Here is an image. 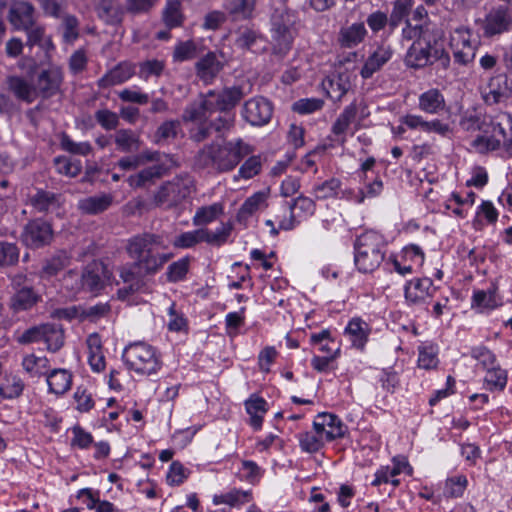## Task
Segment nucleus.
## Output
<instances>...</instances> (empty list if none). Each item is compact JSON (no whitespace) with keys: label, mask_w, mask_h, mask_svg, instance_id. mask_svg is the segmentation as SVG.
<instances>
[{"label":"nucleus","mask_w":512,"mask_h":512,"mask_svg":"<svg viewBox=\"0 0 512 512\" xmlns=\"http://www.w3.org/2000/svg\"><path fill=\"white\" fill-rule=\"evenodd\" d=\"M164 248V240L158 234L143 233L128 240L126 251L133 262L119 268L120 278L129 284L124 290L126 294L139 291L144 286L145 277L155 275L170 260L172 254L157 251ZM122 293L123 290H119V294Z\"/></svg>","instance_id":"1"},{"label":"nucleus","mask_w":512,"mask_h":512,"mask_svg":"<svg viewBox=\"0 0 512 512\" xmlns=\"http://www.w3.org/2000/svg\"><path fill=\"white\" fill-rule=\"evenodd\" d=\"M386 243L375 231H365L354 242V262L362 273L373 272L383 262Z\"/></svg>","instance_id":"2"},{"label":"nucleus","mask_w":512,"mask_h":512,"mask_svg":"<svg viewBox=\"0 0 512 512\" xmlns=\"http://www.w3.org/2000/svg\"><path fill=\"white\" fill-rule=\"evenodd\" d=\"M297 13L285 5L274 9L270 17L273 54L284 57L291 49L296 34Z\"/></svg>","instance_id":"3"},{"label":"nucleus","mask_w":512,"mask_h":512,"mask_svg":"<svg viewBox=\"0 0 512 512\" xmlns=\"http://www.w3.org/2000/svg\"><path fill=\"white\" fill-rule=\"evenodd\" d=\"M122 357L127 367L139 375L151 376L162 367L160 354L153 346L144 342L126 346Z\"/></svg>","instance_id":"4"},{"label":"nucleus","mask_w":512,"mask_h":512,"mask_svg":"<svg viewBox=\"0 0 512 512\" xmlns=\"http://www.w3.org/2000/svg\"><path fill=\"white\" fill-rule=\"evenodd\" d=\"M435 61H441L444 66H447L450 58L433 34L413 42L405 56L406 65L415 69L423 68Z\"/></svg>","instance_id":"5"},{"label":"nucleus","mask_w":512,"mask_h":512,"mask_svg":"<svg viewBox=\"0 0 512 512\" xmlns=\"http://www.w3.org/2000/svg\"><path fill=\"white\" fill-rule=\"evenodd\" d=\"M194 191V182L189 176L176 177L160 186L153 202L156 207L171 209L188 199Z\"/></svg>","instance_id":"6"},{"label":"nucleus","mask_w":512,"mask_h":512,"mask_svg":"<svg viewBox=\"0 0 512 512\" xmlns=\"http://www.w3.org/2000/svg\"><path fill=\"white\" fill-rule=\"evenodd\" d=\"M251 152L250 146L241 139L229 141L224 146L215 145V170L218 172L230 171Z\"/></svg>","instance_id":"7"},{"label":"nucleus","mask_w":512,"mask_h":512,"mask_svg":"<svg viewBox=\"0 0 512 512\" xmlns=\"http://www.w3.org/2000/svg\"><path fill=\"white\" fill-rule=\"evenodd\" d=\"M53 229L49 222L37 218L27 222L24 226L21 240L31 249H39L49 245L53 240Z\"/></svg>","instance_id":"8"},{"label":"nucleus","mask_w":512,"mask_h":512,"mask_svg":"<svg viewBox=\"0 0 512 512\" xmlns=\"http://www.w3.org/2000/svg\"><path fill=\"white\" fill-rule=\"evenodd\" d=\"M241 113L244 120L250 125L261 127L271 120L273 105L264 97H253L244 103Z\"/></svg>","instance_id":"9"},{"label":"nucleus","mask_w":512,"mask_h":512,"mask_svg":"<svg viewBox=\"0 0 512 512\" xmlns=\"http://www.w3.org/2000/svg\"><path fill=\"white\" fill-rule=\"evenodd\" d=\"M481 27L486 37L508 32L512 28V10L502 5L492 8L486 14Z\"/></svg>","instance_id":"10"},{"label":"nucleus","mask_w":512,"mask_h":512,"mask_svg":"<svg viewBox=\"0 0 512 512\" xmlns=\"http://www.w3.org/2000/svg\"><path fill=\"white\" fill-rule=\"evenodd\" d=\"M63 80L62 68L58 65L50 64L37 75L35 85L37 97L49 99L55 96L60 91Z\"/></svg>","instance_id":"11"},{"label":"nucleus","mask_w":512,"mask_h":512,"mask_svg":"<svg viewBox=\"0 0 512 512\" xmlns=\"http://www.w3.org/2000/svg\"><path fill=\"white\" fill-rule=\"evenodd\" d=\"M208 106H212L213 111L227 113L233 109L244 97V92L239 86L225 87L220 91L209 90L207 93Z\"/></svg>","instance_id":"12"},{"label":"nucleus","mask_w":512,"mask_h":512,"mask_svg":"<svg viewBox=\"0 0 512 512\" xmlns=\"http://www.w3.org/2000/svg\"><path fill=\"white\" fill-rule=\"evenodd\" d=\"M81 274L84 291L94 294H98L103 290L106 281L109 279V272L106 265L99 261L89 263Z\"/></svg>","instance_id":"13"},{"label":"nucleus","mask_w":512,"mask_h":512,"mask_svg":"<svg viewBox=\"0 0 512 512\" xmlns=\"http://www.w3.org/2000/svg\"><path fill=\"white\" fill-rule=\"evenodd\" d=\"M224 67L223 55L209 51L195 63L196 76L205 84H211Z\"/></svg>","instance_id":"14"},{"label":"nucleus","mask_w":512,"mask_h":512,"mask_svg":"<svg viewBox=\"0 0 512 512\" xmlns=\"http://www.w3.org/2000/svg\"><path fill=\"white\" fill-rule=\"evenodd\" d=\"M469 30H456V36L452 38L454 47V59L462 65L472 62L476 55V43L471 42Z\"/></svg>","instance_id":"15"},{"label":"nucleus","mask_w":512,"mask_h":512,"mask_svg":"<svg viewBox=\"0 0 512 512\" xmlns=\"http://www.w3.org/2000/svg\"><path fill=\"white\" fill-rule=\"evenodd\" d=\"M512 93V80L506 74H498L490 78L488 91L484 95L487 104L493 105L507 100Z\"/></svg>","instance_id":"16"},{"label":"nucleus","mask_w":512,"mask_h":512,"mask_svg":"<svg viewBox=\"0 0 512 512\" xmlns=\"http://www.w3.org/2000/svg\"><path fill=\"white\" fill-rule=\"evenodd\" d=\"M35 8L27 1L15 2L9 9L8 19L16 30L28 29L35 23Z\"/></svg>","instance_id":"17"},{"label":"nucleus","mask_w":512,"mask_h":512,"mask_svg":"<svg viewBox=\"0 0 512 512\" xmlns=\"http://www.w3.org/2000/svg\"><path fill=\"white\" fill-rule=\"evenodd\" d=\"M63 198L59 193L44 189H36L35 194L29 197V203L38 213H53L62 206Z\"/></svg>","instance_id":"18"},{"label":"nucleus","mask_w":512,"mask_h":512,"mask_svg":"<svg viewBox=\"0 0 512 512\" xmlns=\"http://www.w3.org/2000/svg\"><path fill=\"white\" fill-rule=\"evenodd\" d=\"M135 73V66L129 62H121L102 76L97 84L100 88L119 85L129 80Z\"/></svg>","instance_id":"19"},{"label":"nucleus","mask_w":512,"mask_h":512,"mask_svg":"<svg viewBox=\"0 0 512 512\" xmlns=\"http://www.w3.org/2000/svg\"><path fill=\"white\" fill-rule=\"evenodd\" d=\"M7 86L14 96L28 104L34 102L37 99V91L35 85H32L28 80L21 76H9L7 77Z\"/></svg>","instance_id":"20"},{"label":"nucleus","mask_w":512,"mask_h":512,"mask_svg":"<svg viewBox=\"0 0 512 512\" xmlns=\"http://www.w3.org/2000/svg\"><path fill=\"white\" fill-rule=\"evenodd\" d=\"M392 54L393 52L390 47L379 46L365 61L360 75L364 79L372 77L375 72L379 71L391 59Z\"/></svg>","instance_id":"21"},{"label":"nucleus","mask_w":512,"mask_h":512,"mask_svg":"<svg viewBox=\"0 0 512 512\" xmlns=\"http://www.w3.org/2000/svg\"><path fill=\"white\" fill-rule=\"evenodd\" d=\"M164 173L165 167L161 164H155L130 175L127 181L132 188H144L154 184Z\"/></svg>","instance_id":"22"},{"label":"nucleus","mask_w":512,"mask_h":512,"mask_svg":"<svg viewBox=\"0 0 512 512\" xmlns=\"http://www.w3.org/2000/svg\"><path fill=\"white\" fill-rule=\"evenodd\" d=\"M367 29L363 22L353 23L339 31L338 41L344 48H353L364 41Z\"/></svg>","instance_id":"23"},{"label":"nucleus","mask_w":512,"mask_h":512,"mask_svg":"<svg viewBox=\"0 0 512 512\" xmlns=\"http://www.w3.org/2000/svg\"><path fill=\"white\" fill-rule=\"evenodd\" d=\"M257 0H229L225 5V11L231 20H248L253 17Z\"/></svg>","instance_id":"24"},{"label":"nucleus","mask_w":512,"mask_h":512,"mask_svg":"<svg viewBox=\"0 0 512 512\" xmlns=\"http://www.w3.org/2000/svg\"><path fill=\"white\" fill-rule=\"evenodd\" d=\"M358 108L355 103H351L346 106L344 110L339 114L335 122L331 127V132L341 137V143L345 142V135L349 130L350 125L356 120Z\"/></svg>","instance_id":"25"},{"label":"nucleus","mask_w":512,"mask_h":512,"mask_svg":"<svg viewBox=\"0 0 512 512\" xmlns=\"http://www.w3.org/2000/svg\"><path fill=\"white\" fill-rule=\"evenodd\" d=\"M98 17L106 24L114 25L122 21V11L115 0H94Z\"/></svg>","instance_id":"26"},{"label":"nucleus","mask_w":512,"mask_h":512,"mask_svg":"<svg viewBox=\"0 0 512 512\" xmlns=\"http://www.w3.org/2000/svg\"><path fill=\"white\" fill-rule=\"evenodd\" d=\"M113 201L110 194H100L81 199L78 203V208L86 214H99L107 210Z\"/></svg>","instance_id":"27"},{"label":"nucleus","mask_w":512,"mask_h":512,"mask_svg":"<svg viewBox=\"0 0 512 512\" xmlns=\"http://www.w3.org/2000/svg\"><path fill=\"white\" fill-rule=\"evenodd\" d=\"M262 39V34L250 25H241L235 30L234 44L242 50H251L258 41Z\"/></svg>","instance_id":"28"},{"label":"nucleus","mask_w":512,"mask_h":512,"mask_svg":"<svg viewBox=\"0 0 512 512\" xmlns=\"http://www.w3.org/2000/svg\"><path fill=\"white\" fill-rule=\"evenodd\" d=\"M418 107L421 111L436 114L445 107V99L438 89H430L419 96Z\"/></svg>","instance_id":"29"},{"label":"nucleus","mask_w":512,"mask_h":512,"mask_svg":"<svg viewBox=\"0 0 512 512\" xmlns=\"http://www.w3.org/2000/svg\"><path fill=\"white\" fill-rule=\"evenodd\" d=\"M74 311L79 313L80 321L96 323L101 319L108 318L112 308L109 302H98L94 305L83 306L81 309H74Z\"/></svg>","instance_id":"30"},{"label":"nucleus","mask_w":512,"mask_h":512,"mask_svg":"<svg viewBox=\"0 0 512 512\" xmlns=\"http://www.w3.org/2000/svg\"><path fill=\"white\" fill-rule=\"evenodd\" d=\"M431 287L430 278L412 280L405 286V298L413 304L420 303L428 295Z\"/></svg>","instance_id":"31"},{"label":"nucleus","mask_w":512,"mask_h":512,"mask_svg":"<svg viewBox=\"0 0 512 512\" xmlns=\"http://www.w3.org/2000/svg\"><path fill=\"white\" fill-rule=\"evenodd\" d=\"M368 325L361 319H352L345 328V334L349 336L352 345L362 349L368 338Z\"/></svg>","instance_id":"32"},{"label":"nucleus","mask_w":512,"mask_h":512,"mask_svg":"<svg viewBox=\"0 0 512 512\" xmlns=\"http://www.w3.org/2000/svg\"><path fill=\"white\" fill-rule=\"evenodd\" d=\"M47 383L51 393L61 395L70 389L72 376L65 369H55L47 376Z\"/></svg>","instance_id":"33"},{"label":"nucleus","mask_w":512,"mask_h":512,"mask_svg":"<svg viewBox=\"0 0 512 512\" xmlns=\"http://www.w3.org/2000/svg\"><path fill=\"white\" fill-rule=\"evenodd\" d=\"M70 256L66 251H58L50 258H47L42 266L41 274L43 277H52L70 264Z\"/></svg>","instance_id":"34"},{"label":"nucleus","mask_w":512,"mask_h":512,"mask_svg":"<svg viewBox=\"0 0 512 512\" xmlns=\"http://www.w3.org/2000/svg\"><path fill=\"white\" fill-rule=\"evenodd\" d=\"M162 20L168 29L180 27L184 22L180 0H167L162 11Z\"/></svg>","instance_id":"35"},{"label":"nucleus","mask_w":512,"mask_h":512,"mask_svg":"<svg viewBox=\"0 0 512 512\" xmlns=\"http://www.w3.org/2000/svg\"><path fill=\"white\" fill-rule=\"evenodd\" d=\"M39 301V296L32 288L24 287L18 290L11 298V308L15 312L32 308Z\"/></svg>","instance_id":"36"},{"label":"nucleus","mask_w":512,"mask_h":512,"mask_svg":"<svg viewBox=\"0 0 512 512\" xmlns=\"http://www.w3.org/2000/svg\"><path fill=\"white\" fill-rule=\"evenodd\" d=\"M413 0H395L392 3V10L389 16V28L391 31L396 29L402 21L409 20L407 17L413 8Z\"/></svg>","instance_id":"37"},{"label":"nucleus","mask_w":512,"mask_h":512,"mask_svg":"<svg viewBox=\"0 0 512 512\" xmlns=\"http://www.w3.org/2000/svg\"><path fill=\"white\" fill-rule=\"evenodd\" d=\"M208 97L207 94H205L201 101L198 103H192L186 109L183 113V119L185 121H191V122H204L207 119V114L213 113L212 106H208Z\"/></svg>","instance_id":"38"},{"label":"nucleus","mask_w":512,"mask_h":512,"mask_svg":"<svg viewBox=\"0 0 512 512\" xmlns=\"http://www.w3.org/2000/svg\"><path fill=\"white\" fill-rule=\"evenodd\" d=\"M117 150L124 153L136 152L140 148V140L136 133L130 129H120L115 134Z\"/></svg>","instance_id":"39"},{"label":"nucleus","mask_w":512,"mask_h":512,"mask_svg":"<svg viewBox=\"0 0 512 512\" xmlns=\"http://www.w3.org/2000/svg\"><path fill=\"white\" fill-rule=\"evenodd\" d=\"M350 87L348 77L341 74L329 78L326 83L324 82L328 96L335 101H340Z\"/></svg>","instance_id":"40"},{"label":"nucleus","mask_w":512,"mask_h":512,"mask_svg":"<svg viewBox=\"0 0 512 512\" xmlns=\"http://www.w3.org/2000/svg\"><path fill=\"white\" fill-rule=\"evenodd\" d=\"M267 193L259 191L247 198L237 213L238 221H245L254 212L266 205Z\"/></svg>","instance_id":"41"},{"label":"nucleus","mask_w":512,"mask_h":512,"mask_svg":"<svg viewBox=\"0 0 512 512\" xmlns=\"http://www.w3.org/2000/svg\"><path fill=\"white\" fill-rule=\"evenodd\" d=\"M267 402L260 397L250 398L245 402L247 413L250 415V425L254 429H260L263 422V415L267 411Z\"/></svg>","instance_id":"42"},{"label":"nucleus","mask_w":512,"mask_h":512,"mask_svg":"<svg viewBox=\"0 0 512 512\" xmlns=\"http://www.w3.org/2000/svg\"><path fill=\"white\" fill-rule=\"evenodd\" d=\"M232 230L233 225L230 222L222 223L215 231L203 228V242L212 246L220 247L227 242Z\"/></svg>","instance_id":"43"},{"label":"nucleus","mask_w":512,"mask_h":512,"mask_svg":"<svg viewBox=\"0 0 512 512\" xmlns=\"http://www.w3.org/2000/svg\"><path fill=\"white\" fill-rule=\"evenodd\" d=\"M430 23H416L412 24L410 20L405 21V26L402 29L401 37L402 41H419L423 36L432 35Z\"/></svg>","instance_id":"44"},{"label":"nucleus","mask_w":512,"mask_h":512,"mask_svg":"<svg viewBox=\"0 0 512 512\" xmlns=\"http://www.w3.org/2000/svg\"><path fill=\"white\" fill-rule=\"evenodd\" d=\"M45 333H43L42 341L47 345V349L51 352H57L64 345V332L59 325L45 324Z\"/></svg>","instance_id":"45"},{"label":"nucleus","mask_w":512,"mask_h":512,"mask_svg":"<svg viewBox=\"0 0 512 512\" xmlns=\"http://www.w3.org/2000/svg\"><path fill=\"white\" fill-rule=\"evenodd\" d=\"M223 213V206L220 203H214L209 206H202L197 209L192 222L195 226L207 225L218 218Z\"/></svg>","instance_id":"46"},{"label":"nucleus","mask_w":512,"mask_h":512,"mask_svg":"<svg viewBox=\"0 0 512 512\" xmlns=\"http://www.w3.org/2000/svg\"><path fill=\"white\" fill-rule=\"evenodd\" d=\"M60 30L65 43H73L79 37V20L72 14L61 15Z\"/></svg>","instance_id":"47"},{"label":"nucleus","mask_w":512,"mask_h":512,"mask_svg":"<svg viewBox=\"0 0 512 512\" xmlns=\"http://www.w3.org/2000/svg\"><path fill=\"white\" fill-rule=\"evenodd\" d=\"M324 421H325V440L332 441L337 438L344 437L347 427L343 424L341 419L330 413H324Z\"/></svg>","instance_id":"48"},{"label":"nucleus","mask_w":512,"mask_h":512,"mask_svg":"<svg viewBox=\"0 0 512 512\" xmlns=\"http://www.w3.org/2000/svg\"><path fill=\"white\" fill-rule=\"evenodd\" d=\"M181 131V123L179 120H167L163 122L155 132V142L160 144L174 140Z\"/></svg>","instance_id":"49"},{"label":"nucleus","mask_w":512,"mask_h":512,"mask_svg":"<svg viewBox=\"0 0 512 512\" xmlns=\"http://www.w3.org/2000/svg\"><path fill=\"white\" fill-rule=\"evenodd\" d=\"M20 257V250L15 243L0 241V268L15 266Z\"/></svg>","instance_id":"50"},{"label":"nucleus","mask_w":512,"mask_h":512,"mask_svg":"<svg viewBox=\"0 0 512 512\" xmlns=\"http://www.w3.org/2000/svg\"><path fill=\"white\" fill-rule=\"evenodd\" d=\"M23 389L24 383L18 376H6L0 384V396L5 399L17 398L22 394Z\"/></svg>","instance_id":"51"},{"label":"nucleus","mask_w":512,"mask_h":512,"mask_svg":"<svg viewBox=\"0 0 512 512\" xmlns=\"http://www.w3.org/2000/svg\"><path fill=\"white\" fill-rule=\"evenodd\" d=\"M251 500V492L250 491H242V490H232L225 494L215 495L213 498V502L216 505L219 504H228L230 506H237L240 504L247 503Z\"/></svg>","instance_id":"52"},{"label":"nucleus","mask_w":512,"mask_h":512,"mask_svg":"<svg viewBox=\"0 0 512 512\" xmlns=\"http://www.w3.org/2000/svg\"><path fill=\"white\" fill-rule=\"evenodd\" d=\"M190 260V257L186 256L171 263L166 271L167 281L176 283L184 280L189 271Z\"/></svg>","instance_id":"53"},{"label":"nucleus","mask_w":512,"mask_h":512,"mask_svg":"<svg viewBox=\"0 0 512 512\" xmlns=\"http://www.w3.org/2000/svg\"><path fill=\"white\" fill-rule=\"evenodd\" d=\"M197 55V44L193 40H186L176 44L172 57L174 62H184L194 59Z\"/></svg>","instance_id":"54"},{"label":"nucleus","mask_w":512,"mask_h":512,"mask_svg":"<svg viewBox=\"0 0 512 512\" xmlns=\"http://www.w3.org/2000/svg\"><path fill=\"white\" fill-rule=\"evenodd\" d=\"M289 209L300 215L297 218L308 217L315 213L316 204L313 199L301 194L289 203Z\"/></svg>","instance_id":"55"},{"label":"nucleus","mask_w":512,"mask_h":512,"mask_svg":"<svg viewBox=\"0 0 512 512\" xmlns=\"http://www.w3.org/2000/svg\"><path fill=\"white\" fill-rule=\"evenodd\" d=\"M484 378L485 384L490 390H503L507 384V372L500 367H488Z\"/></svg>","instance_id":"56"},{"label":"nucleus","mask_w":512,"mask_h":512,"mask_svg":"<svg viewBox=\"0 0 512 512\" xmlns=\"http://www.w3.org/2000/svg\"><path fill=\"white\" fill-rule=\"evenodd\" d=\"M408 467V463L405 461H396L394 459L393 467H382L375 473V479L372 481L373 486H379L382 483H388L390 478L396 477L400 474L404 468Z\"/></svg>","instance_id":"57"},{"label":"nucleus","mask_w":512,"mask_h":512,"mask_svg":"<svg viewBox=\"0 0 512 512\" xmlns=\"http://www.w3.org/2000/svg\"><path fill=\"white\" fill-rule=\"evenodd\" d=\"M203 228H199L193 231L183 232L176 236L173 240V246L175 248L188 249L196 246L203 242L202 238Z\"/></svg>","instance_id":"58"},{"label":"nucleus","mask_w":512,"mask_h":512,"mask_svg":"<svg viewBox=\"0 0 512 512\" xmlns=\"http://www.w3.org/2000/svg\"><path fill=\"white\" fill-rule=\"evenodd\" d=\"M60 146L66 152L81 156H86L92 151L89 142H74L66 133L61 134Z\"/></svg>","instance_id":"59"},{"label":"nucleus","mask_w":512,"mask_h":512,"mask_svg":"<svg viewBox=\"0 0 512 512\" xmlns=\"http://www.w3.org/2000/svg\"><path fill=\"white\" fill-rule=\"evenodd\" d=\"M324 106L321 98H302L292 104V111L300 115L312 114L320 111Z\"/></svg>","instance_id":"60"},{"label":"nucleus","mask_w":512,"mask_h":512,"mask_svg":"<svg viewBox=\"0 0 512 512\" xmlns=\"http://www.w3.org/2000/svg\"><path fill=\"white\" fill-rule=\"evenodd\" d=\"M496 293L497 286L494 284H492L487 291H476L473 294V304L482 308H495L498 305Z\"/></svg>","instance_id":"61"},{"label":"nucleus","mask_w":512,"mask_h":512,"mask_svg":"<svg viewBox=\"0 0 512 512\" xmlns=\"http://www.w3.org/2000/svg\"><path fill=\"white\" fill-rule=\"evenodd\" d=\"M23 31H26L27 33V42L26 44L30 47L38 45L40 47H45L47 49L53 48V43L50 39H48L45 43L44 37H45V28L40 25L30 26L28 29H24Z\"/></svg>","instance_id":"62"},{"label":"nucleus","mask_w":512,"mask_h":512,"mask_svg":"<svg viewBox=\"0 0 512 512\" xmlns=\"http://www.w3.org/2000/svg\"><path fill=\"white\" fill-rule=\"evenodd\" d=\"M341 182L336 178H331L318 184L313 189L316 199H328L335 197L340 189Z\"/></svg>","instance_id":"63"},{"label":"nucleus","mask_w":512,"mask_h":512,"mask_svg":"<svg viewBox=\"0 0 512 512\" xmlns=\"http://www.w3.org/2000/svg\"><path fill=\"white\" fill-rule=\"evenodd\" d=\"M299 442L302 450L314 453L319 451L324 444V437L313 432L301 433Z\"/></svg>","instance_id":"64"}]
</instances>
